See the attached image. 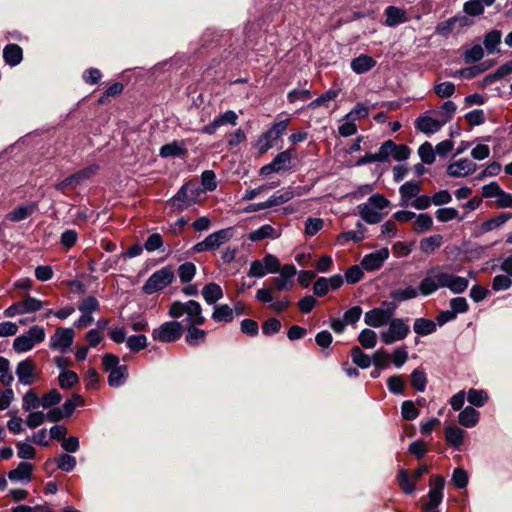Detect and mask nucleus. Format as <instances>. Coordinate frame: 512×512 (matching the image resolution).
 <instances>
[{
    "mask_svg": "<svg viewBox=\"0 0 512 512\" xmlns=\"http://www.w3.org/2000/svg\"><path fill=\"white\" fill-rule=\"evenodd\" d=\"M358 340L365 349H372L376 346L377 335L373 330L366 328L360 332Z\"/></svg>",
    "mask_w": 512,
    "mask_h": 512,
    "instance_id": "de8ad7c7",
    "label": "nucleus"
},
{
    "mask_svg": "<svg viewBox=\"0 0 512 512\" xmlns=\"http://www.w3.org/2000/svg\"><path fill=\"white\" fill-rule=\"evenodd\" d=\"M202 296L207 304L212 305L223 297V291L220 285L209 283L202 289Z\"/></svg>",
    "mask_w": 512,
    "mask_h": 512,
    "instance_id": "c85d7f7f",
    "label": "nucleus"
},
{
    "mask_svg": "<svg viewBox=\"0 0 512 512\" xmlns=\"http://www.w3.org/2000/svg\"><path fill=\"white\" fill-rule=\"evenodd\" d=\"M59 385L62 389H69L79 381L78 375L70 370L61 371L58 377Z\"/></svg>",
    "mask_w": 512,
    "mask_h": 512,
    "instance_id": "09e8293b",
    "label": "nucleus"
},
{
    "mask_svg": "<svg viewBox=\"0 0 512 512\" xmlns=\"http://www.w3.org/2000/svg\"><path fill=\"white\" fill-rule=\"evenodd\" d=\"M351 358L354 364L362 369H366L371 365L372 359L365 354L358 346L351 349Z\"/></svg>",
    "mask_w": 512,
    "mask_h": 512,
    "instance_id": "a19ab883",
    "label": "nucleus"
},
{
    "mask_svg": "<svg viewBox=\"0 0 512 512\" xmlns=\"http://www.w3.org/2000/svg\"><path fill=\"white\" fill-rule=\"evenodd\" d=\"M398 481L401 489L405 494H413L415 491V481L412 476H409L407 471L404 469L398 472Z\"/></svg>",
    "mask_w": 512,
    "mask_h": 512,
    "instance_id": "49530a36",
    "label": "nucleus"
},
{
    "mask_svg": "<svg viewBox=\"0 0 512 512\" xmlns=\"http://www.w3.org/2000/svg\"><path fill=\"white\" fill-rule=\"evenodd\" d=\"M488 399L489 396L484 390H477L474 388L468 390L467 400L472 406L483 407Z\"/></svg>",
    "mask_w": 512,
    "mask_h": 512,
    "instance_id": "ea45409f",
    "label": "nucleus"
},
{
    "mask_svg": "<svg viewBox=\"0 0 512 512\" xmlns=\"http://www.w3.org/2000/svg\"><path fill=\"white\" fill-rule=\"evenodd\" d=\"M512 217L511 213H502L494 218L484 221L480 226L481 233H487L504 225Z\"/></svg>",
    "mask_w": 512,
    "mask_h": 512,
    "instance_id": "f704fd0d",
    "label": "nucleus"
},
{
    "mask_svg": "<svg viewBox=\"0 0 512 512\" xmlns=\"http://www.w3.org/2000/svg\"><path fill=\"white\" fill-rule=\"evenodd\" d=\"M376 65V61L368 55H360L351 61V69L357 74H363Z\"/></svg>",
    "mask_w": 512,
    "mask_h": 512,
    "instance_id": "cd10ccee",
    "label": "nucleus"
},
{
    "mask_svg": "<svg viewBox=\"0 0 512 512\" xmlns=\"http://www.w3.org/2000/svg\"><path fill=\"white\" fill-rule=\"evenodd\" d=\"M413 330L420 336H427L436 331V323L430 319L417 318L414 321Z\"/></svg>",
    "mask_w": 512,
    "mask_h": 512,
    "instance_id": "473e14b6",
    "label": "nucleus"
},
{
    "mask_svg": "<svg viewBox=\"0 0 512 512\" xmlns=\"http://www.w3.org/2000/svg\"><path fill=\"white\" fill-rule=\"evenodd\" d=\"M445 123L441 119H436L430 116H420L416 120V128L424 134H433L439 131Z\"/></svg>",
    "mask_w": 512,
    "mask_h": 512,
    "instance_id": "412c9836",
    "label": "nucleus"
},
{
    "mask_svg": "<svg viewBox=\"0 0 512 512\" xmlns=\"http://www.w3.org/2000/svg\"><path fill=\"white\" fill-rule=\"evenodd\" d=\"M357 227L359 228L358 230H355V231H347V232H343L341 233L339 236H338V241L341 242V243H345V242H348V241H354V242H360L362 241L365 236H364V226L361 222H358L357 223Z\"/></svg>",
    "mask_w": 512,
    "mask_h": 512,
    "instance_id": "a18cd8bd",
    "label": "nucleus"
},
{
    "mask_svg": "<svg viewBox=\"0 0 512 512\" xmlns=\"http://www.w3.org/2000/svg\"><path fill=\"white\" fill-rule=\"evenodd\" d=\"M421 190V186L419 182L416 181H408L402 184L399 188V193L401 196L400 205L406 207L409 205V200L412 198H416Z\"/></svg>",
    "mask_w": 512,
    "mask_h": 512,
    "instance_id": "5701e85b",
    "label": "nucleus"
},
{
    "mask_svg": "<svg viewBox=\"0 0 512 512\" xmlns=\"http://www.w3.org/2000/svg\"><path fill=\"white\" fill-rule=\"evenodd\" d=\"M37 210V204L30 202L25 205H21L8 214V219L13 222H19L25 220Z\"/></svg>",
    "mask_w": 512,
    "mask_h": 512,
    "instance_id": "bb28decb",
    "label": "nucleus"
},
{
    "mask_svg": "<svg viewBox=\"0 0 512 512\" xmlns=\"http://www.w3.org/2000/svg\"><path fill=\"white\" fill-rule=\"evenodd\" d=\"M493 64H494L493 61H484L480 64L462 69L461 71H459V74L462 75L466 79H472V78L476 77L477 75L488 70L490 67L493 66Z\"/></svg>",
    "mask_w": 512,
    "mask_h": 512,
    "instance_id": "58836bf2",
    "label": "nucleus"
},
{
    "mask_svg": "<svg viewBox=\"0 0 512 512\" xmlns=\"http://www.w3.org/2000/svg\"><path fill=\"white\" fill-rule=\"evenodd\" d=\"M457 106L453 101H446L440 107L438 111L439 119H441L445 124L449 122L456 112Z\"/></svg>",
    "mask_w": 512,
    "mask_h": 512,
    "instance_id": "680f3d73",
    "label": "nucleus"
},
{
    "mask_svg": "<svg viewBox=\"0 0 512 512\" xmlns=\"http://www.w3.org/2000/svg\"><path fill=\"white\" fill-rule=\"evenodd\" d=\"M22 304V311L24 314L26 313H33L36 311H39L42 309L45 305H47L46 302H43L37 298L27 296L25 299L21 301Z\"/></svg>",
    "mask_w": 512,
    "mask_h": 512,
    "instance_id": "8fccbe9b",
    "label": "nucleus"
},
{
    "mask_svg": "<svg viewBox=\"0 0 512 512\" xmlns=\"http://www.w3.org/2000/svg\"><path fill=\"white\" fill-rule=\"evenodd\" d=\"M17 447V456L23 460H31L36 456L35 448L27 442H18L16 444Z\"/></svg>",
    "mask_w": 512,
    "mask_h": 512,
    "instance_id": "bf43d9fd",
    "label": "nucleus"
},
{
    "mask_svg": "<svg viewBox=\"0 0 512 512\" xmlns=\"http://www.w3.org/2000/svg\"><path fill=\"white\" fill-rule=\"evenodd\" d=\"M307 189L302 186H289L283 188L273 195H271L266 201L269 205V208L282 205L284 203L289 202L294 197H299L306 194Z\"/></svg>",
    "mask_w": 512,
    "mask_h": 512,
    "instance_id": "ddd939ff",
    "label": "nucleus"
},
{
    "mask_svg": "<svg viewBox=\"0 0 512 512\" xmlns=\"http://www.w3.org/2000/svg\"><path fill=\"white\" fill-rule=\"evenodd\" d=\"M384 14L386 16L385 25L388 27H394L408 21L406 11L396 6L386 7Z\"/></svg>",
    "mask_w": 512,
    "mask_h": 512,
    "instance_id": "4be33fe9",
    "label": "nucleus"
},
{
    "mask_svg": "<svg viewBox=\"0 0 512 512\" xmlns=\"http://www.w3.org/2000/svg\"><path fill=\"white\" fill-rule=\"evenodd\" d=\"M465 431L457 426H447L445 428V439L448 444L459 448L464 441Z\"/></svg>",
    "mask_w": 512,
    "mask_h": 512,
    "instance_id": "c756f323",
    "label": "nucleus"
},
{
    "mask_svg": "<svg viewBox=\"0 0 512 512\" xmlns=\"http://www.w3.org/2000/svg\"><path fill=\"white\" fill-rule=\"evenodd\" d=\"M288 126V120L275 123L258 140V149L260 153L267 152L273 147L274 142L285 132Z\"/></svg>",
    "mask_w": 512,
    "mask_h": 512,
    "instance_id": "9d476101",
    "label": "nucleus"
},
{
    "mask_svg": "<svg viewBox=\"0 0 512 512\" xmlns=\"http://www.w3.org/2000/svg\"><path fill=\"white\" fill-rule=\"evenodd\" d=\"M388 324V329L380 333L381 341L386 345L405 339L410 332L409 326L401 318H393Z\"/></svg>",
    "mask_w": 512,
    "mask_h": 512,
    "instance_id": "0eeeda50",
    "label": "nucleus"
},
{
    "mask_svg": "<svg viewBox=\"0 0 512 512\" xmlns=\"http://www.w3.org/2000/svg\"><path fill=\"white\" fill-rule=\"evenodd\" d=\"M233 318V310L229 305L222 304L214 306L212 319L215 322H231Z\"/></svg>",
    "mask_w": 512,
    "mask_h": 512,
    "instance_id": "c9c22d12",
    "label": "nucleus"
},
{
    "mask_svg": "<svg viewBox=\"0 0 512 512\" xmlns=\"http://www.w3.org/2000/svg\"><path fill=\"white\" fill-rule=\"evenodd\" d=\"M502 33L499 30H491L485 37L483 44L488 54L499 52L498 46L501 43Z\"/></svg>",
    "mask_w": 512,
    "mask_h": 512,
    "instance_id": "7c9ffc66",
    "label": "nucleus"
},
{
    "mask_svg": "<svg viewBox=\"0 0 512 512\" xmlns=\"http://www.w3.org/2000/svg\"><path fill=\"white\" fill-rule=\"evenodd\" d=\"M389 258V250L381 248L365 255L361 261V267L366 271H375L382 267Z\"/></svg>",
    "mask_w": 512,
    "mask_h": 512,
    "instance_id": "2eb2a0df",
    "label": "nucleus"
},
{
    "mask_svg": "<svg viewBox=\"0 0 512 512\" xmlns=\"http://www.w3.org/2000/svg\"><path fill=\"white\" fill-rule=\"evenodd\" d=\"M477 170V164L464 158L448 165L447 174L451 177H465Z\"/></svg>",
    "mask_w": 512,
    "mask_h": 512,
    "instance_id": "f3484780",
    "label": "nucleus"
},
{
    "mask_svg": "<svg viewBox=\"0 0 512 512\" xmlns=\"http://www.w3.org/2000/svg\"><path fill=\"white\" fill-rule=\"evenodd\" d=\"M279 276L271 279L273 288L277 291L292 290L294 287V277L297 274L296 267L292 264H286L279 268Z\"/></svg>",
    "mask_w": 512,
    "mask_h": 512,
    "instance_id": "9b49d317",
    "label": "nucleus"
},
{
    "mask_svg": "<svg viewBox=\"0 0 512 512\" xmlns=\"http://www.w3.org/2000/svg\"><path fill=\"white\" fill-rule=\"evenodd\" d=\"M418 294H420L419 288L416 289L412 286H408L406 288L393 290L390 293V297L395 301L403 302L416 298Z\"/></svg>",
    "mask_w": 512,
    "mask_h": 512,
    "instance_id": "e433bc0d",
    "label": "nucleus"
},
{
    "mask_svg": "<svg viewBox=\"0 0 512 512\" xmlns=\"http://www.w3.org/2000/svg\"><path fill=\"white\" fill-rule=\"evenodd\" d=\"M279 268V259L272 254H267L262 260L251 262L248 275L250 277L262 278L267 274L278 272Z\"/></svg>",
    "mask_w": 512,
    "mask_h": 512,
    "instance_id": "6e6552de",
    "label": "nucleus"
},
{
    "mask_svg": "<svg viewBox=\"0 0 512 512\" xmlns=\"http://www.w3.org/2000/svg\"><path fill=\"white\" fill-rule=\"evenodd\" d=\"M420 411L410 400L404 401L401 405V415L405 420H414L419 416Z\"/></svg>",
    "mask_w": 512,
    "mask_h": 512,
    "instance_id": "774afa93",
    "label": "nucleus"
},
{
    "mask_svg": "<svg viewBox=\"0 0 512 512\" xmlns=\"http://www.w3.org/2000/svg\"><path fill=\"white\" fill-rule=\"evenodd\" d=\"M183 327L180 322L168 321L154 329L152 337L154 340L163 343H170L178 340L182 335Z\"/></svg>",
    "mask_w": 512,
    "mask_h": 512,
    "instance_id": "1a4fd4ad",
    "label": "nucleus"
},
{
    "mask_svg": "<svg viewBox=\"0 0 512 512\" xmlns=\"http://www.w3.org/2000/svg\"><path fill=\"white\" fill-rule=\"evenodd\" d=\"M272 163L278 172L288 170L291 163V151L286 150L277 154Z\"/></svg>",
    "mask_w": 512,
    "mask_h": 512,
    "instance_id": "864d4df0",
    "label": "nucleus"
},
{
    "mask_svg": "<svg viewBox=\"0 0 512 512\" xmlns=\"http://www.w3.org/2000/svg\"><path fill=\"white\" fill-rule=\"evenodd\" d=\"M196 273V266L192 262H185L178 268V276L182 283L190 282Z\"/></svg>",
    "mask_w": 512,
    "mask_h": 512,
    "instance_id": "3c124183",
    "label": "nucleus"
},
{
    "mask_svg": "<svg viewBox=\"0 0 512 512\" xmlns=\"http://www.w3.org/2000/svg\"><path fill=\"white\" fill-rule=\"evenodd\" d=\"M41 406V399L37 396V394L33 390H29L23 396L22 399V408L25 411H31L37 409Z\"/></svg>",
    "mask_w": 512,
    "mask_h": 512,
    "instance_id": "603ef678",
    "label": "nucleus"
},
{
    "mask_svg": "<svg viewBox=\"0 0 512 512\" xmlns=\"http://www.w3.org/2000/svg\"><path fill=\"white\" fill-rule=\"evenodd\" d=\"M512 276H508V274H499L493 278L492 289L494 291H504L508 290L512 286Z\"/></svg>",
    "mask_w": 512,
    "mask_h": 512,
    "instance_id": "052dcab7",
    "label": "nucleus"
},
{
    "mask_svg": "<svg viewBox=\"0 0 512 512\" xmlns=\"http://www.w3.org/2000/svg\"><path fill=\"white\" fill-rule=\"evenodd\" d=\"M442 242L443 237L439 234L429 236L420 241V250L425 254H431L442 245Z\"/></svg>",
    "mask_w": 512,
    "mask_h": 512,
    "instance_id": "4c0bfd02",
    "label": "nucleus"
},
{
    "mask_svg": "<svg viewBox=\"0 0 512 512\" xmlns=\"http://www.w3.org/2000/svg\"><path fill=\"white\" fill-rule=\"evenodd\" d=\"M201 185L204 191H213L217 187L216 175L212 170H205L201 175Z\"/></svg>",
    "mask_w": 512,
    "mask_h": 512,
    "instance_id": "338daca9",
    "label": "nucleus"
},
{
    "mask_svg": "<svg viewBox=\"0 0 512 512\" xmlns=\"http://www.w3.org/2000/svg\"><path fill=\"white\" fill-rule=\"evenodd\" d=\"M74 336L72 328L57 327L54 335L50 338L49 347L64 353L73 344Z\"/></svg>",
    "mask_w": 512,
    "mask_h": 512,
    "instance_id": "f8f14e48",
    "label": "nucleus"
},
{
    "mask_svg": "<svg viewBox=\"0 0 512 512\" xmlns=\"http://www.w3.org/2000/svg\"><path fill=\"white\" fill-rule=\"evenodd\" d=\"M391 319L378 308L367 311L364 315V322L371 327L379 328L389 323Z\"/></svg>",
    "mask_w": 512,
    "mask_h": 512,
    "instance_id": "b1692460",
    "label": "nucleus"
},
{
    "mask_svg": "<svg viewBox=\"0 0 512 512\" xmlns=\"http://www.w3.org/2000/svg\"><path fill=\"white\" fill-rule=\"evenodd\" d=\"M58 469L71 472L76 467V458L69 454H62L56 459Z\"/></svg>",
    "mask_w": 512,
    "mask_h": 512,
    "instance_id": "69168bd1",
    "label": "nucleus"
},
{
    "mask_svg": "<svg viewBox=\"0 0 512 512\" xmlns=\"http://www.w3.org/2000/svg\"><path fill=\"white\" fill-rule=\"evenodd\" d=\"M168 314L172 318L184 317L183 322L186 326L202 325L206 320L202 314L201 304L195 300L174 301L169 307Z\"/></svg>",
    "mask_w": 512,
    "mask_h": 512,
    "instance_id": "f03ea898",
    "label": "nucleus"
},
{
    "mask_svg": "<svg viewBox=\"0 0 512 512\" xmlns=\"http://www.w3.org/2000/svg\"><path fill=\"white\" fill-rule=\"evenodd\" d=\"M419 157L425 164H432L435 161V150L429 142L423 143L418 149Z\"/></svg>",
    "mask_w": 512,
    "mask_h": 512,
    "instance_id": "4d7b16f0",
    "label": "nucleus"
},
{
    "mask_svg": "<svg viewBox=\"0 0 512 512\" xmlns=\"http://www.w3.org/2000/svg\"><path fill=\"white\" fill-rule=\"evenodd\" d=\"M3 58L10 66H16L21 63L23 59V52L19 45L9 44L3 49Z\"/></svg>",
    "mask_w": 512,
    "mask_h": 512,
    "instance_id": "a878e982",
    "label": "nucleus"
},
{
    "mask_svg": "<svg viewBox=\"0 0 512 512\" xmlns=\"http://www.w3.org/2000/svg\"><path fill=\"white\" fill-rule=\"evenodd\" d=\"M390 205V201L381 194H374L369 197L367 202L357 206L359 215L368 224L379 223L384 214L381 212L383 209Z\"/></svg>",
    "mask_w": 512,
    "mask_h": 512,
    "instance_id": "7ed1b4c3",
    "label": "nucleus"
},
{
    "mask_svg": "<svg viewBox=\"0 0 512 512\" xmlns=\"http://www.w3.org/2000/svg\"><path fill=\"white\" fill-rule=\"evenodd\" d=\"M433 226V218L426 213H421L416 216V220L413 226V230L418 233H424L430 230Z\"/></svg>",
    "mask_w": 512,
    "mask_h": 512,
    "instance_id": "37998d69",
    "label": "nucleus"
},
{
    "mask_svg": "<svg viewBox=\"0 0 512 512\" xmlns=\"http://www.w3.org/2000/svg\"><path fill=\"white\" fill-rule=\"evenodd\" d=\"M128 376V369L125 365H120L112 369L108 376V384L111 387H120L124 384Z\"/></svg>",
    "mask_w": 512,
    "mask_h": 512,
    "instance_id": "72a5a7b5",
    "label": "nucleus"
},
{
    "mask_svg": "<svg viewBox=\"0 0 512 512\" xmlns=\"http://www.w3.org/2000/svg\"><path fill=\"white\" fill-rule=\"evenodd\" d=\"M33 470V464L22 461L17 465L15 469H12L8 472V479L12 483L28 484L32 480Z\"/></svg>",
    "mask_w": 512,
    "mask_h": 512,
    "instance_id": "dca6fc26",
    "label": "nucleus"
},
{
    "mask_svg": "<svg viewBox=\"0 0 512 512\" xmlns=\"http://www.w3.org/2000/svg\"><path fill=\"white\" fill-rule=\"evenodd\" d=\"M282 234L280 228H274L270 224H264L249 233L248 239L252 242H258L264 239H278Z\"/></svg>",
    "mask_w": 512,
    "mask_h": 512,
    "instance_id": "aec40b11",
    "label": "nucleus"
},
{
    "mask_svg": "<svg viewBox=\"0 0 512 512\" xmlns=\"http://www.w3.org/2000/svg\"><path fill=\"white\" fill-rule=\"evenodd\" d=\"M445 480L441 476H433L430 480V490L428 492L427 505L430 507L438 508L443 500V489Z\"/></svg>",
    "mask_w": 512,
    "mask_h": 512,
    "instance_id": "a211bd4d",
    "label": "nucleus"
},
{
    "mask_svg": "<svg viewBox=\"0 0 512 512\" xmlns=\"http://www.w3.org/2000/svg\"><path fill=\"white\" fill-rule=\"evenodd\" d=\"M98 169L97 165H91L87 168H84L68 177H66L63 181L56 185V189L59 191H65L69 187H76L82 182L89 179L92 175L96 173Z\"/></svg>",
    "mask_w": 512,
    "mask_h": 512,
    "instance_id": "4468645a",
    "label": "nucleus"
},
{
    "mask_svg": "<svg viewBox=\"0 0 512 512\" xmlns=\"http://www.w3.org/2000/svg\"><path fill=\"white\" fill-rule=\"evenodd\" d=\"M480 419V413L472 406H466L458 415V422L466 428H472L477 425Z\"/></svg>",
    "mask_w": 512,
    "mask_h": 512,
    "instance_id": "393cba45",
    "label": "nucleus"
},
{
    "mask_svg": "<svg viewBox=\"0 0 512 512\" xmlns=\"http://www.w3.org/2000/svg\"><path fill=\"white\" fill-rule=\"evenodd\" d=\"M126 344L131 351L138 352L147 346V337L145 335H133L127 338Z\"/></svg>",
    "mask_w": 512,
    "mask_h": 512,
    "instance_id": "0e129e2a",
    "label": "nucleus"
},
{
    "mask_svg": "<svg viewBox=\"0 0 512 512\" xmlns=\"http://www.w3.org/2000/svg\"><path fill=\"white\" fill-rule=\"evenodd\" d=\"M197 326L198 325L187 326L185 340L189 345H197L198 343L203 342L206 338V332L197 328Z\"/></svg>",
    "mask_w": 512,
    "mask_h": 512,
    "instance_id": "79ce46f5",
    "label": "nucleus"
},
{
    "mask_svg": "<svg viewBox=\"0 0 512 512\" xmlns=\"http://www.w3.org/2000/svg\"><path fill=\"white\" fill-rule=\"evenodd\" d=\"M99 308L100 304L94 296H88L83 298L78 305V310L81 313L87 312L92 314L93 312L98 311Z\"/></svg>",
    "mask_w": 512,
    "mask_h": 512,
    "instance_id": "6e6d98bb",
    "label": "nucleus"
},
{
    "mask_svg": "<svg viewBox=\"0 0 512 512\" xmlns=\"http://www.w3.org/2000/svg\"><path fill=\"white\" fill-rule=\"evenodd\" d=\"M447 266L430 268L419 284L420 294L429 296L441 288H447L454 294H461L469 286L467 277L457 276L446 270Z\"/></svg>",
    "mask_w": 512,
    "mask_h": 512,
    "instance_id": "f257e3e1",
    "label": "nucleus"
},
{
    "mask_svg": "<svg viewBox=\"0 0 512 512\" xmlns=\"http://www.w3.org/2000/svg\"><path fill=\"white\" fill-rule=\"evenodd\" d=\"M174 280V272L169 267H163L155 271L145 282L142 290L145 294L151 295L163 290Z\"/></svg>",
    "mask_w": 512,
    "mask_h": 512,
    "instance_id": "423d86ee",
    "label": "nucleus"
},
{
    "mask_svg": "<svg viewBox=\"0 0 512 512\" xmlns=\"http://www.w3.org/2000/svg\"><path fill=\"white\" fill-rule=\"evenodd\" d=\"M460 21L462 22V25H465L466 24V21L467 19L463 16H454V17H451L449 18L448 20L446 21H443L441 23H439L437 26H436V33L442 37H447L454 29L455 27V24Z\"/></svg>",
    "mask_w": 512,
    "mask_h": 512,
    "instance_id": "2f4dec72",
    "label": "nucleus"
},
{
    "mask_svg": "<svg viewBox=\"0 0 512 512\" xmlns=\"http://www.w3.org/2000/svg\"><path fill=\"white\" fill-rule=\"evenodd\" d=\"M234 235V227L218 230L209 234L203 241L196 243L193 246V251L196 253L214 251L231 240Z\"/></svg>",
    "mask_w": 512,
    "mask_h": 512,
    "instance_id": "20e7f679",
    "label": "nucleus"
},
{
    "mask_svg": "<svg viewBox=\"0 0 512 512\" xmlns=\"http://www.w3.org/2000/svg\"><path fill=\"white\" fill-rule=\"evenodd\" d=\"M455 85L450 81L441 82L434 86L435 94L440 98H449L455 93Z\"/></svg>",
    "mask_w": 512,
    "mask_h": 512,
    "instance_id": "e2e57ef3",
    "label": "nucleus"
},
{
    "mask_svg": "<svg viewBox=\"0 0 512 512\" xmlns=\"http://www.w3.org/2000/svg\"><path fill=\"white\" fill-rule=\"evenodd\" d=\"M15 373L21 384L31 385L36 377V366L29 359L22 360L17 364Z\"/></svg>",
    "mask_w": 512,
    "mask_h": 512,
    "instance_id": "6ab92c4d",
    "label": "nucleus"
},
{
    "mask_svg": "<svg viewBox=\"0 0 512 512\" xmlns=\"http://www.w3.org/2000/svg\"><path fill=\"white\" fill-rule=\"evenodd\" d=\"M202 193L197 183L189 182L182 186L177 194L171 199L172 205L182 211L196 203Z\"/></svg>",
    "mask_w": 512,
    "mask_h": 512,
    "instance_id": "39448f33",
    "label": "nucleus"
},
{
    "mask_svg": "<svg viewBox=\"0 0 512 512\" xmlns=\"http://www.w3.org/2000/svg\"><path fill=\"white\" fill-rule=\"evenodd\" d=\"M411 385L419 392H423L427 385V377L424 371L415 369L411 373Z\"/></svg>",
    "mask_w": 512,
    "mask_h": 512,
    "instance_id": "5fc2aeb1",
    "label": "nucleus"
},
{
    "mask_svg": "<svg viewBox=\"0 0 512 512\" xmlns=\"http://www.w3.org/2000/svg\"><path fill=\"white\" fill-rule=\"evenodd\" d=\"M483 56L484 50L482 46L480 44H475L465 51L463 58L465 63L470 64L481 60Z\"/></svg>",
    "mask_w": 512,
    "mask_h": 512,
    "instance_id": "13d9d810",
    "label": "nucleus"
},
{
    "mask_svg": "<svg viewBox=\"0 0 512 512\" xmlns=\"http://www.w3.org/2000/svg\"><path fill=\"white\" fill-rule=\"evenodd\" d=\"M14 381V376L10 370V362L5 357L0 356V382L9 387Z\"/></svg>",
    "mask_w": 512,
    "mask_h": 512,
    "instance_id": "c03bdc74",
    "label": "nucleus"
}]
</instances>
